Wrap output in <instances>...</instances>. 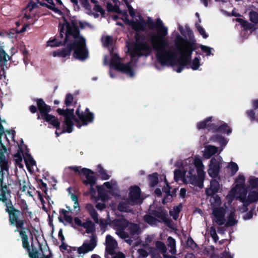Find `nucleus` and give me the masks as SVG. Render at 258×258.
Returning <instances> with one entry per match:
<instances>
[{
  "label": "nucleus",
  "mask_w": 258,
  "mask_h": 258,
  "mask_svg": "<svg viewBox=\"0 0 258 258\" xmlns=\"http://www.w3.org/2000/svg\"><path fill=\"white\" fill-rule=\"evenodd\" d=\"M210 234L215 242H217L218 240L219 237L217 234L216 229L214 226L210 227Z\"/></svg>",
  "instance_id": "59"
},
{
  "label": "nucleus",
  "mask_w": 258,
  "mask_h": 258,
  "mask_svg": "<svg viewBox=\"0 0 258 258\" xmlns=\"http://www.w3.org/2000/svg\"><path fill=\"white\" fill-rule=\"evenodd\" d=\"M86 208L94 222L97 224L99 223L98 214L94 206L91 204H88L86 205Z\"/></svg>",
  "instance_id": "27"
},
{
  "label": "nucleus",
  "mask_w": 258,
  "mask_h": 258,
  "mask_svg": "<svg viewBox=\"0 0 258 258\" xmlns=\"http://www.w3.org/2000/svg\"><path fill=\"white\" fill-rule=\"evenodd\" d=\"M96 245V241L93 237L89 243L84 242L83 245L78 248L79 254H85L92 251Z\"/></svg>",
  "instance_id": "19"
},
{
  "label": "nucleus",
  "mask_w": 258,
  "mask_h": 258,
  "mask_svg": "<svg viewBox=\"0 0 258 258\" xmlns=\"http://www.w3.org/2000/svg\"><path fill=\"white\" fill-rule=\"evenodd\" d=\"M73 100L74 97L73 95L71 93H68L66 96L64 104L67 107L70 106L72 104Z\"/></svg>",
  "instance_id": "60"
},
{
  "label": "nucleus",
  "mask_w": 258,
  "mask_h": 258,
  "mask_svg": "<svg viewBox=\"0 0 258 258\" xmlns=\"http://www.w3.org/2000/svg\"><path fill=\"white\" fill-rule=\"evenodd\" d=\"M112 224L114 228L116 230V231L124 230L128 227L130 222L124 218L115 219L112 221Z\"/></svg>",
  "instance_id": "21"
},
{
  "label": "nucleus",
  "mask_w": 258,
  "mask_h": 258,
  "mask_svg": "<svg viewBox=\"0 0 258 258\" xmlns=\"http://www.w3.org/2000/svg\"><path fill=\"white\" fill-rule=\"evenodd\" d=\"M212 214L214 217V221L219 225L225 224V210L223 207H216L213 209Z\"/></svg>",
  "instance_id": "14"
},
{
  "label": "nucleus",
  "mask_w": 258,
  "mask_h": 258,
  "mask_svg": "<svg viewBox=\"0 0 258 258\" xmlns=\"http://www.w3.org/2000/svg\"><path fill=\"white\" fill-rule=\"evenodd\" d=\"M218 152L217 147L214 146H209L207 147L204 156L206 158H210Z\"/></svg>",
  "instance_id": "35"
},
{
  "label": "nucleus",
  "mask_w": 258,
  "mask_h": 258,
  "mask_svg": "<svg viewBox=\"0 0 258 258\" xmlns=\"http://www.w3.org/2000/svg\"><path fill=\"white\" fill-rule=\"evenodd\" d=\"M252 109L247 110L246 114L251 122H258V99L253 100L252 102Z\"/></svg>",
  "instance_id": "17"
},
{
  "label": "nucleus",
  "mask_w": 258,
  "mask_h": 258,
  "mask_svg": "<svg viewBox=\"0 0 258 258\" xmlns=\"http://www.w3.org/2000/svg\"><path fill=\"white\" fill-rule=\"evenodd\" d=\"M73 55L74 57L79 60L83 61L89 56L88 51L86 47V40L84 37L72 40Z\"/></svg>",
  "instance_id": "5"
},
{
  "label": "nucleus",
  "mask_w": 258,
  "mask_h": 258,
  "mask_svg": "<svg viewBox=\"0 0 258 258\" xmlns=\"http://www.w3.org/2000/svg\"><path fill=\"white\" fill-rule=\"evenodd\" d=\"M6 178L7 182L4 181V177L0 178V202H2L6 207L12 202L10 199L11 194H18L21 185V179L17 175L8 174Z\"/></svg>",
  "instance_id": "3"
},
{
  "label": "nucleus",
  "mask_w": 258,
  "mask_h": 258,
  "mask_svg": "<svg viewBox=\"0 0 258 258\" xmlns=\"http://www.w3.org/2000/svg\"><path fill=\"white\" fill-rule=\"evenodd\" d=\"M130 233L134 235L138 233L139 230V226L138 224L135 223H131V226L129 228Z\"/></svg>",
  "instance_id": "64"
},
{
  "label": "nucleus",
  "mask_w": 258,
  "mask_h": 258,
  "mask_svg": "<svg viewBox=\"0 0 258 258\" xmlns=\"http://www.w3.org/2000/svg\"><path fill=\"white\" fill-rule=\"evenodd\" d=\"M198 176L197 177L199 179V182L200 184L203 185V182L205 178V172L203 169L198 168L197 170Z\"/></svg>",
  "instance_id": "54"
},
{
  "label": "nucleus",
  "mask_w": 258,
  "mask_h": 258,
  "mask_svg": "<svg viewBox=\"0 0 258 258\" xmlns=\"http://www.w3.org/2000/svg\"><path fill=\"white\" fill-rule=\"evenodd\" d=\"M210 187L218 192L220 188V184L216 179H212L210 182Z\"/></svg>",
  "instance_id": "62"
},
{
  "label": "nucleus",
  "mask_w": 258,
  "mask_h": 258,
  "mask_svg": "<svg viewBox=\"0 0 258 258\" xmlns=\"http://www.w3.org/2000/svg\"><path fill=\"white\" fill-rule=\"evenodd\" d=\"M199 179L196 175H191L189 177V182L194 185H197L200 187H202L203 185L200 184L199 182Z\"/></svg>",
  "instance_id": "53"
},
{
  "label": "nucleus",
  "mask_w": 258,
  "mask_h": 258,
  "mask_svg": "<svg viewBox=\"0 0 258 258\" xmlns=\"http://www.w3.org/2000/svg\"><path fill=\"white\" fill-rule=\"evenodd\" d=\"M220 170V163L215 158H212L210 160L208 170L209 175L213 178H216L219 175Z\"/></svg>",
  "instance_id": "15"
},
{
  "label": "nucleus",
  "mask_w": 258,
  "mask_h": 258,
  "mask_svg": "<svg viewBox=\"0 0 258 258\" xmlns=\"http://www.w3.org/2000/svg\"><path fill=\"white\" fill-rule=\"evenodd\" d=\"M190 63L191 64V68L193 70H197L200 66V60L198 57H196L192 61L190 62Z\"/></svg>",
  "instance_id": "57"
},
{
  "label": "nucleus",
  "mask_w": 258,
  "mask_h": 258,
  "mask_svg": "<svg viewBox=\"0 0 258 258\" xmlns=\"http://www.w3.org/2000/svg\"><path fill=\"white\" fill-rule=\"evenodd\" d=\"M141 188L137 185L132 186L130 188L129 198L131 202H137L140 200Z\"/></svg>",
  "instance_id": "20"
},
{
  "label": "nucleus",
  "mask_w": 258,
  "mask_h": 258,
  "mask_svg": "<svg viewBox=\"0 0 258 258\" xmlns=\"http://www.w3.org/2000/svg\"><path fill=\"white\" fill-rule=\"evenodd\" d=\"M185 172L180 169H175L174 172V179L177 182L180 180L184 181L185 179Z\"/></svg>",
  "instance_id": "41"
},
{
  "label": "nucleus",
  "mask_w": 258,
  "mask_h": 258,
  "mask_svg": "<svg viewBox=\"0 0 258 258\" xmlns=\"http://www.w3.org/2000/svg\"><path fill=\"white\" fill-rule=\"evenodd\" d=\"M186 245L188 247H190L192 249L198 247L197 244L195 242L193 239L190 237H188L186 241Z\"/></svg>",
  "instance_id": "58"
},
{
  "label": "nucleus",
  "mask_w": 258,
  "mask_h": 258,
  "mask_svg": "<svg viewBox=\"0 0 258 258\" xmlns=\"http://www.w3.org/2000/svg\"><path fill=\"white\" fill-rule=\"evenodd\" d=\"M86 229L87 233H91L94 232L95 230V224L91 220L83 222V227Z\"/></svg>",
  "instance_id": "37"
},
{
  "label": "nucleus",
  "mask_w": 258,
  "mask_h": 258,
  "mask_svg": "<svg viewBox=\"0 0 258 258\" xmlns=\"http://www.w3.org/2000/svg\"><path fill=\"white\" fill-rule=\"evenodd\" d=\"M199 47L201 48L203 52L206 53L207 56H209L211 54L213 55V54L212 53V48L202 44H200Z\"/></svg>",
  "instance_id": "55"
},
{
  "label": "nucleus",
  "mask_w": 258,
  "mask_h": 258,
  "mask_svg": "<svg viewBox=\"0 0 258 258\" xmlns=\"http://www.w3.org/2000/svg\"><path fill=\"white\" fill-rule=\"evenodd\" d=\"M182 208V205L180 203L178 206L173 207V211H170L169 214L172 216L174 220H176L178 217L179 214L181 212Z\"/></svg>",
  "instance_id": "39"
},
{
  "label": "nucleus",
  "mask_w": 258,
  "mask_h": 258,
  "mask_svg": "<svg viewBox=\"0 0 258 258\" xmlns=\"http://www.w3.org/2000/svg\"><path fill=\"white\" fill-rule=\"evenodd\" d=\"M110 67L118 72L128 75L130 77H133L134 75L132 62L130 61L126 64L121 63L120 58L117 54H115L112 57L110 62Z\"/></svg>",
  "instance_id": "6"
},
{
  "label": "nucleus",
  "mask_w": 258,
  "mask_h": 258,
  "mask_svg": "<svg viewBox=\"0 0 258 258\" xmlns=\"http://www.w3.org/2000/svg\"><path fill=\"white\" fill-rule=\"evenodd\" d=\"M117 244L116 241L110 235L106 236V252L111 255L115 254L114 249L115 245Z\"/></svg>",
  "instance_id": "22"
},
{
  "label": "nucleus",
  "mask_w": 258,
  "mask_h": 258,
  "mask_svg": "<svg viewBox=\"0 0 258 258\" xmlns=\"http://www.w3.org/2000/svg\"><path fill=\"white\" fill-rule=\"evenodd\" d=\"M50 124L52 125L54 127L56 128V130H60V122L58 120V118L55 116L53 115L52 117H50L49 120L46 121Z\"/></svg>",
  "instance_id": "44"
},
{
  "label": "nucleus",
  "mask_w": 258,
  "mask_h": 258,
  "mask_svg": "<svg viewBox=\"0 0 258 258\" xmlns=\"http://www.w3.org/2000/svg\"><path fill=\"white\" fill-rule=\"evenodd\" d=\"M64 28L66 31V39L68 37L72 36L74 39H79L81 37H84L80 35V31L77 23L75 21L72 20L71 23L68 22L66 19H64Z\"/></svg>",
  "instance_id": "10"
},
{
  "label": "nucleus",
  "mask_w": 258,
  "mask_h": 258,
  "mask_svg": "<svg viewBox=\"0 0 258 258\" xmlns=\"http://www.w3.org/2000/svg\"><path fill=\"white\" fill-rule=\"evenodd\" d=\"M164 182L166 184V186H164L163 188V191L166 194L165 196L162 199V203L165 205L167 203V201L170 195V190L171 189V186L170 185L169 182L166 178V177H164Z\"/></svg>",
  "instance_id": "31"
},
{
  "label": "nucleus",
  "mask_w": 258,
  "mask_h": 258,
  "mask_svg": "<svg viewBox=\"0 0 258 258\" xmlns=\"http://www.w3.org/2000/svg\"><path fill=\"white\" fill-rule=\"evenodd\" d=\"M5 142L3 143H0V178L4 177L6 174L5 171L7 172V175L9 173V165L8 160L6 159L5 154L7 152V146L10 145V140L7 137L5 136Z\"/></svg>",
  "instance_id": "7"
},
{
  "label": "nucleus",
  "mask_w": 258,
  "mask_h": 258,
  "mask_svg": "<svg viewBox=\"0 0 258 258\" xmlns=\"http://www.w3.org/2000/svg\"><path fill=\"white\" fill-rule=\"evenodd\" d=\"M213 120V117L210 116L207 117L204 120L200 121L197 123V128L198 130L205 129L206 127H208V123L211 122Z\"/></svg>",
  "instance_id": "42"
},
{
  "label": "nucleus",
  "mask_w": 258,
  "mask_h": 258,
  "mask_svg": "<svg viewBox=\"0 0 258 258\" xmlns=\"http://www.w3.org/2000/svg\"><path fill=\"white\" fill-rule=\"evenodd\" d=\"M107 10L109 12H114L118 14H120L122 12L118 6L116 5L113 6L110 3H108L107 5Z\"/></svg>",
  "instance_id": "48"
},
{
  "label": "nucleus",
  "mask_w": 258,
  "mask_h": 258,
  "mask_svg": "<svg viewBox=\"0 0 258 258\" xmlns=\"http://www.w3.org/2000/svg\"><path fill=\"white\" fill-rule=\"evenodd\" d=\"M195 26L199 33L204 38L206 39L208 37V35L206 33L204 29L198 23H196Z\"/></svg>",
  "instance_id": "56"
},
{
  "label": "nucleus",
  "mask_w": 258,
  "mask_h": 258,
  "mask_svg": "<svg viewBox=\"0 0 258 258\" xmlns=\"http://www.w3.org/2000/svg\"><path fill=\"white\" fill-rule=\"evenodd\" d=\"M238 221L235 219V214L234 212H231L228 217L227 221L225 223V226L227 227H231L237 223Z\"/></svg>",
  "instance_id": "36"
},
{
  "label": "nucleus",
  "mask_w": 258,
  "mask_h": 258,
  "mask_svg": "<svg viewBox=\"0 0 258 258\" xmlns=\"http://www.w3.org/2000/svg\"><path fill=\"white\" fill-rule=\"evenodd\" d=\"M246 195H247V191L246 190H244L243 191L241 192L239 196V198L240 201L241 202H242L243 206L245 208H246V205H245L246 203H245L247 200Z\"/></svg>",
  "instance_id": "63"
},
{
  "label": "nucleus",
  "mask_w": 258,
  "mask_h": 258,
  "mask_svg": "<svg viewBox=\"0 0 258 258\" xmlns=\"http://www.w3.org/2000/svg\"><path fill=\"white\" fill-rule=\"evenodd\" d=\"M117 209L120 212H127L128 211V206L125 203L121 202L119 203Z\"/></svg>",
  "instance_id": "61"
},
{
  "label": "nucleus",
  "mask_w": 258,
  "mask_h": 258,
  "mask_svg": "<svg viewBox=\"0 0 258 258\" xmlns=\"http://www.w3.org/2000/svg\"><path fill=\"white\" fill-rule=\"evenodd\" d=\"M74 120H64L63 130L61 133H71L73 131Z\"/></svg>",
  "instance_id": "32"
},
{
  "label": "nucleus",
  "mask_w": 258,
  "mask_h": 258,
  "mask_svg": "<svg viewBox=\"0 0 258 258\" xmlns=\"http://www.w3.org/2000/svg\"><path fill=\"white\" fill-rule=\"evenodd\" d=\"M137 24L141 25L145 30L147 25L150 30H157V33L151 36L150 41L153 49L157 51L156 57L158 62L161 65L165 64L168 59L171 58V56L169 55V51L166 50L168 45V41L165 39L168 34L167 28L164 25L160 18H157L154 22L150 17H148L147 21L143 18L140 19Z\"/></svg>",
  "instance_id": "1"
},
{
  "label": "nucleus",
  "mask_w": 258,
  "mask_h": 258,
  "mask_svg": "<svg viewBox=\"0 0 258 258\" xmlns=\"http://www.w3.org/2000/svg\"><path fill=\"white\" fill-rule=\"evenodd\" d=\"M167 246L168 247L170 248V252L172 254H176V240L171 236H169L167 238Z\"/></svg>",
  "instance_id": "34"
},
{
  "label": "nucleus",
  "mask_w": 258,
  "mask_h": 258,
  "mask_svg": "<svg viewBox=\"0 0 258 258\" xmlns=\"http://www.w3.org/2000/svg\"><path fill=\"white\" fill-rule=\"evenodd\" d=\"M98 172L103 180L109 179L110 176L107 173L106 171L101 166H98Z\"/></svg>",
  "instance_id": "51"
},
{
  "label": "nucleus",
  "mask_w": 258,
  "mask_h": 258,
  "mask_svg": "<svg viewBox=\"0 0 258 258\" xmlns=\"http://www.w3.org/2000/svg\"><path fill=\"white\" fill-rule=\"evenodd\" d=\"M210 141L211 142H217L222 146H225L227 143V141L226 139L221 135H213L210 138Z\"/></svg>",
  "instance_id": "28"
},
{
  "label": "nucleus",
  "mask_w": 258,
  "mask_h": 258,
  "mask_svg": "<svg viewBox=\"0 0 258 258\" xmlns=\"http://www.w3.org/2000/svg\"><path fill=\"white\" fill-rule=\"evenodd\" d=\"M81 105H79L76 111V114L78 116L79 121L80 120L83 125H87L89 123L92 122L94 119V114L90 111L88 108H86L85 111L80 109ZM77 123V126L80 128L81 125L79 122Z\"/></svg>",
  "instance_id": "9"
},
{
  "label": "nucleus",
  "mask_w": 258,
  "mask_h": 258,
  "mask_svg": "<svg viewBox=\"0 0 258 258\" xmlns=\"http://www.w3.org/2000/svg\"><path fill=\"white\" fill-rule=\"evenodd\" d=\"M175 45L177 50L180 55H183L191 62L192 53L187 48L183 47V44L178 41L175 43Z\"/></svg>",
  "instance_id": "23"
},
{
  "label": "nucleus",
  "mask_w": 258,
  "mask_h": 258,
  "mask_svg": "<svg viewBox=\"0 0 258 258\" xmlns=\"http://www.w3.org/2000/svg\"><path fill=\"white\" fill-rule=\"evenodd\" d=\"M9 206L6 207L5 212L8 214L9 222L12 226H15L16 229L15 232H19L21 238L22 245L24 249L29 250V237L26 231L31 234L30 228L29 226L24 227L26 220L21 219V216L23 217V212L17 209L13 205L12 202H10Z\"/></svg>",
  "instance_id": "2"
},
{
  "label": "nucleus",
  "mask_w": 258,
  "mask_h": 258,
  "mask_svg": "<svg viewBox=\"0 0 258 258\" xmlns=\"http://www.w3.org/2000/svg\"><path fill=\"white\" fill-rule=\"evenodd\" d=\"M228 168L230 169V174L232 176L234 175L239 169L237 164L233 162H231L229 163Z\"/></svg>",
  "instance_id": "52"
},
{
  "label": "nucleus",
  "mask_w": 258,
  "mask_h": 258,
  "mask_svg": "<svg viewBox=\"0 0 258 258\" xmlns=\"http://www.w3.org/2000/svg\"><path fill=\"white\" fill-rule=\"evenodd\" d=\"M139 21H133L131 26L133 30L137 32L135 36L136 42L134 47L131 53V56L142 57L143 56H148L152 52V48L150 45L148 43L146 40V36L143 34H140V31H145V30L139 24H136Z\"/></svg>",
  "instance_id": "4"
},
{
  "label": "nucleus",
  "mask_w": 258,
  "mask_h": 258,
  "mask_svg": "<svg viewBox=\"0 0 258 258\" xmlns=\"http://www.w3.org/2000/svg\"><path fill=\"white\" fill-rule=\"evenodd\" d=\"M66 45V46L65 48L58 49L55 51H54L52 52L53 56L54 57L58 56L62 58L70 57L73 50L72 41Z\"/></svg>",
  "instance_id": "16"
},
{
  "label": "nucleus",
  "mask_w": 258,
  "mask_h": 258,
  "mask_svg": "<svg viewBox=\"0 0 258 258\" xmlns=\"http://www.w3.org/2000/svg\"><path fill=\"white\" fill-rule=\"evenodd\" d=\"M24 161L27 169L29 170L30 166H33L36 165V162L32 157V156L28 153L25 154L24 157Z\"/></svg>",
  "instance_id": "40"
},
{
  "label": "nucleus",
  "mask_w": 258,
  "mask_h": 258,
  "mask_svg": "<svg viewBox=\"0 0 258 258\" xmlns=\"http://www.w3.org/2000/svg\"><path fill=\"white\" fill-rule=\"evenodd\" d=\"M169 51L170 52L169 55L171 56V58L169 59H168L165 65L167 64L168 62L172 63L173 64H175V62H176L178 63V64L185 67L190 63V61L186 59V58L184 57L183 55H180V56L177 58L176 54L175 53H172L170 51ZM164 66H165V64Z\"/></svg>",
  "instance_id": "18"
},
{
  "label": "nucleus",
  "mask_w": 258,
  "mask_h": 258,
  "mask_svg": "<svg viewBox=\"0 0 258 258\" xmlns=\"http://www.w3.org/2000/svg\"><path fill=\"white\" fill-rule=\"evenodd\" d=\"M37 2L38 4H40V6H43V7H45L47 8H48V9L53 11L55 13L58 14L59 15H62V14H63L62 12H61V11H60L58 8H56L51 6L50 5H48L47 4L44 3L43 2H41L40 0H37Z\"/></svg>",
  "instance_id": "45"
},
{
  "label": "nucleus",
  "mask_w": 258,
  "mask_h": 258,
  "mask_svg": "<svg viewBox=\"0 0 258 258\" xmlns=\"http://www.w3.org/2000/svg\"><path fill=\"white\" fill-rule=\"evenodd\" d=\"M249 20L255 24H258V13L254 11L249 12Z\"/></svg>",
  "instance_id": "50"
},
{
  "label": "nucleus",
  "mask_w": 258,
  "mask_h": 258,
  "mask_svg": "<svg viewBox=\"0 0 258 258\" xmlns=\"http://www.w3.org/2000/svg\"><path fill=\"white\" fill-rule=\"evenodd\" d=\"M155 246L163 255L166 254L167 247L163 242L159 240L157 241L155 243Z\"/></svg>",
  "instance_id": "46"
},
{
  "label": "nucleus",
  "mask_w": 258,
  "mask_h": 258,
  "mask_svg": "<svg viewBox=\"0 0 258 258\" xmlns=\"http://www.w3.org/2000/svg\"><path fill=\"white\" fill-rule=\"evenodd\" d=\"M144 220L146 223L150 225H156L157 222L160 221L156 218H155V216L154 217L149 214H146L144 216Z\"/></svg>",
  "instance_id": "43"
},
{
  "label": "nucleus",
  "mask_w": 258,
  "mask_h": 258,
  "mask_svg": "<svg viewBox=\"0 0 258 258\" xmlns=\"http://www.w3.org/2000/svg\"><path fill=\"white\" fill-rule=\"evenodd\" d=\"M56 111L64 117V120H74L75 122H79V119L76 115H73L70 112L67 111V109L57 108Z\"/></svg>",
  "instance_id": "25"
},
{
  "label": "nucleus",
  "mask_w": 258,
  "mask_h": 258,
  "mask_svg": "<svg viewBox=\"0 0 258 258\" xmlns=\"http://www.w3.org/2000/svg\"><path fill=\"white\" fill-rule=\"evenodd\" d=\"M68 211L63 209H60L59 210V213L63 215L66 222L73 225V218L72 216L68 215Z\"/></svg>",
  "instance_id": "47"
},
{
  "label": "nucleus",
  "mask_w": 258,
  "mask_h": 258,
  "mask_svg": "<svg viewBox=\"0 0 258 258\" xmlns=\"http://www.w3.org/2000/svg\"><path fill=\"white\" fill-rule=\"evenodd\" d=\"M245 181V178L244 176L242 174H239L235 179V182L236 183L235 188L237 189L244 188Z\"/></svg>",
  "instance_id": "38"
},
{
  "label": "nucleus",
  "mask_w": 258,
  "mask_h": 258,
  "mask_svg": "<svg viewBox=\"0 0 258 258\" xmlns=\"http://www.w3.org/2000/svg\"><path fill=\"white\" fill-rule=\"evenodd\" d=\"M177 39L180 42L181 41H183L185 42L184 44H183V47L185 48H187L190 52L192 53V52L195 51L196 48L195 47V43L192 42H190L187 39H184L182 37H181L179 35H178L177 37Z\"/></svg>",
  "instance_id": "26"
},
{
  "label": "nucleus",
  "mask_w": 258,
  "mask_h": 258,
  "mask_svg": "<svg viewBox=\"0 0 258 258\" xmlns=\"http://www.w3.org/2000/svg\"><path fill=\"white\" fill-rule=\"evenodd\" d=\"M37 105L38 109L40 114L44 121H48L50 117H52L53 115L49 114L51 111V107L47 105L42 98L37 99Z\"/></svg>",
  "instance_id": "11"
},
{
  "label": "nucleus",
  "mask_w": 258,
  "mask_h": 258,
  "mask_svg": "<svg viewBox=\"0 0 258 258\" xmlns=\"http://www.w3.org/2000/svg\"><path fill=\"white\" fill-rule=\"evenodd\" d=\"M248 183L252 189L258 190V177L250 176L248 178Z\"/></svg>",
  "instance_id": "49"
},
{
  "label": "nucleus",
  "mask_w": 258,
  "mask_h": 258,
  "mask_svg": "<svg viewBox=\"0 0 258 258\" xmlns=\"http://www.w3.org/2000/svg\"><path fill=\"white\" fill-rule=\"evenodd\" d=\"M23 153V150L21 147H19V150L17 153L14 155L15 162L16 166H19V168H23V165L22 164L23 160L22 154Z\"/></svg>",
  "instance_id": "30"
},
{
  "label": "nucleus",
  "mask_w": 258,
  "mask_h": 258,
  "mask_svg": "<svg viewBox=\"0 0 258 258\" xmlns=\"http://www.w3.org/2000/svg\"><path fill=\"white\" fill-rule=\"evenodd\" d=\"M217 133L222 134L230 135L232 133V128L226 123H223L220 124L218 127Z\"/></svg>",
  "instance_id": "33"
},
{
  "label": "nucleus",
  "mask_w": 258,
  "mask_h": 258,
  "mask_svg": "<svg viewBox=\"0 0 258 258\" xmlns=\"http://www.w3.org/2000/svg\"><path fill=\"white\" fill-rule=\"evenodd\" d=\"M150 214L155 217L160 219L166 225L171 228V224L172 223L171 219L168 218V212L164 208H160L158 210H152L150 212Z\"/></svg>",
  "instance_id": "12"
},
{
  "label": "nucleus",
  "mask_w": 258,
  "mask_h": 258,
  "mask_svg": "<svg viewBox=\"0 0 258 258\" xmlns=\"http://www.w3.org/2000/svg\"><path fill=\"white\" fill-rule=\"evenodd\" d=\"M258 201V191L255 190L250 191L248 192L247 197V200L246 201V209L245 211L248 210L247 207L251 204L256 202Z\"/></svg>",
  "instance_id": "24"
},
{
  "label": "nucleus",
  "mask_w": 258,
  "mask_h": 258,
  "mask_svg": "<svg viewBox=\"0 0 258 258\" xmlns=\"http://www.w3.org/2000/svg\"><path fill=\"white\" fill-rule=\"evenodd\" d=\"M148 181L150 187H153L157 185L159 182L158 174L154 172L148 175Z\"/></svg>",
  "instance_id": "29"
},
{
  "label": "nucleus",
  "mask_w": 258,
  "mask_h": 258,
  "mask_svg": "<svg viewBox=\"0 0 258 258\" xmlns=\"http://www.w3.org/2000/svg\"><path fill=\"white\" fill-rule=\"evenodd\" d=\"M64 25H62L59 30V33L55 35L53 38H50L47 42V45L51 47H57L67 44L71 42L70 37H68L66 39V31L65 32Z\"/></svg>",
  "instance_id": "8"
},
{
  "label": "nucleus",
  "mask_w": 258,
  "mask_h": 258,
  "mask_svg": "<svg viewBox=\"0 0 258 258\" xmlns=\"http://www.w3.org/2000/svg\"><path fill=\"white\" fill-rule=\"evenodd\" d=\"M81 172L83 175L85 176L86 180H83V183L85 185H90L91 189L94 190L93 186L96 184L97 179L95 176L91 174H94V172L90 169L83 168L81 169Z\"/></svg>",
  "instance_id": "13"
}]
</instances>
